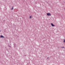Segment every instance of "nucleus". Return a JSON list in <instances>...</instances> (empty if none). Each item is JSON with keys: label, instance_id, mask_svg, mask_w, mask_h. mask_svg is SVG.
Here are the masks:
<instances>
[{"label": "nucleus", "instance_id": "f03ea898", "mask_svg": "<svg viewBox=\"0 0 65 65\" xmlns=\"http://www.w3.org/2000/svg\"><path fill=\"white\" fill-rule=\"evenodd\" d=\"M51 25L52 27H54L55 26V25H54L53 23H51Z\"/></svg>", "mask_w": 65, "mask_h": 65}, {"label": "nucleus", "instance_id": "9b49d317", "mask_svg": "<svg viewBox=\"0 0 65 65\" xmlns=\"http://www.w3.org/2000/svg\"><path fill=\"white\" fill-rule=\"evenodd\" d=\"M64 10H65V8H64Z\"/></svg>", "mask_w": 65, "mask_h": 65}, {"label": "nucleus", "instance_id": "1a4fd4ad", "mask_svg": "<svg viewBox=\"0 0 65 65\" xmlns=\"http://www.w3.org/2000/svg\"><path fill=\"white\" fill-rule=\"evenodd\" d=\"M47 59H48V57H47Z\"/></svg>", "mask_w": 65, "mask_h": 65}, {"label": "nucleus", "instance_id": "f257e3e1", "mask_svg": "<svg viewBox=\"0 0 65 65\" xmlns=\"http://www.w3.org/2000/svg\"><path fill=\"white\" fill-rule=\"evenodd\" d=\"M47 15H48V16H51V14L50 13H47Z\"/></svg>", "mask_w": 65, "mask_h": 65}, {"label": "nucleus", "instance_id": "9d476101", "mask_svg": "<svg viewBox=\"0 0 65 65\" xmlns=\"http://www.w3.org/2000/svg\"><path fill=\"white\" fill-rule=\"evenodd\" d=\"M0 32H1V30H0Z\"/></svg>", "mask_w": 65, "mask_h": 65}, {"label": "nucleus", "instance_id": "f8f14e48", "mask_svg": "<svg viewBox=\"0 0 65 65\" xmlns=\"http://www.w3.org/2000/svg\"><path fill=\"white\" fill-rule=\"evenodd\" d=\"M10 47H11V46H10Z\"/></svg>", "mask_w": 65, "mask_h": 65}, {"label": "nucleus", "instance_id": "6e6552de", "mask_svg": "<svg viewBox=\"0 0 65 65\" xmlns=\"http://www.w3.org/2000/svg\"><path fill=\"white\" fill-rule=\"evenodd\" d=\"M61 48H64V46H63L62 47H61Z\"/></svg>", "mask_w": 65, "mask_h": 65}, {"label": "nucleus", "instance_id": "20e7f679", "mask_svg": "<svg viewBox=\"0 0 65 65\" xmlns=\"http://www.w3.org/2000/svg\"><path fill=\"white\" fill-rule=\"evenodd\" d=\"M0 37L1 38H4V37L3 36L1 35V36H0Z\"/></svg>", "mask_w": 65, "mask_h": 65}, {"label": "nucleus", "instance_id": "39448f33", "mask_svg": "<svg viewBox=\"0 0 65 65\" xmlns=\"http://www.w3.org/2000/svg\"><path fill=\"white\" fill-rule=\"evenodd\" d=\"M11 9V10H12L13 9V6L12 7V8Z\"/></svg>", "mask_w": 65, "mask_h": 65}, {"label": "nucleus", "instance_id": "0eeeda50", "mask_svg": "<svg viewBox=\"0 0 65 65\" xmlns=\"http://www.w3.org/2000/svg\"><path fill=\"white\" fill-rule=\"evenodd\" d=\"M31 16H30L29 17V19H31Z\"/></svg>", "mask_w": 65, "mask_h": 65}, {"label": "nucleus", "instance_id": "423d86ee", "mask_svg": "<svg viewBox=\"0 0 65 65\" xmlns=\"http://www.w3.org/2000/svg\"><path fill=\"white\" fill-rule=\"evenodd\" d=\"M65 42V39L63 40V42L64 43Z\"/></svg>", "mask_w": 65, "mask_h": 65}, {"label": "nucleus", "instance_id": "7ed1b4c3", "mask_svg": "<svg viewBox=\"0 0 65 65\" xmlns=\"http://www.w3.org/2000/svg\"><path fill=\"white\" fill-rule=\"evenodd\" d=\"M14 46L15 48L16 47V44L15 43L14 44Z\"/></svg>", "mask_w": 65, "mask_h": 65}]
</instances>
